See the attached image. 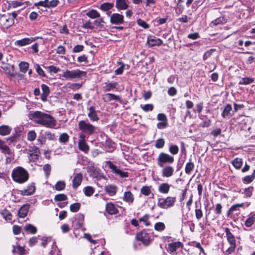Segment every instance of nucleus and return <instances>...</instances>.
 Masks as SVG:
<instances>
[{
    "label": "nucleus",
    "instance_id": "9b49d317",
    "mask_svg": "<svg viewBox=\"0 0 255 255\" xmlns=\"http://www.w3.org/2000/svg\"><path fill=\"white\" fill-rule=\"evenodd\" d=\"M110 22L112 24L120 25L124 22V15L118 13H114L110 16Z\"/></svg>",
    "mask_w": 255,
    "mask_h": 255
},
{
    "label": "nucleus",
    "instance_id": "c85d7f7f",
    "mask_svg": "<svg viewBox=\"0 0 255 255\" xmlns=\"http://www.w3.org/2000/svg\"><path fill=\"white\" fill-rule=\"evenodd\" d=\"M134 199V197L133 194L130 191L125 192L124 193V196L123 197V200L128 203L129 204H131Z\"/></svg>",
    "mask_w": 255,
    "mask_h": 255
},
{
    "label": "nucleus",
    "instance_id": "393cba45",
    "mask_svg": "<svg viewBox=\"0 0 255 255\" xmlns=\"http://www.w3.org/2000/svg\"><path fill=\"white\" fill-rule=\"evenodd\" d=\"M128 0H117L116 7L118 9H126L128 7Z\"/></svg>",
    "mask_w": 255,
    "mask_h": 255
},
{
    "label": "nucleus",
    "instance_id": "052dcab7",
    "mask_svg": "<svg viewBox=\"0 0 255 255\" xmlns=\"http://www.w3.org/2000/svg\"><path fill=\"white\" fill-rule=\"evenodd\" d=\"M211 124V121L209 119L207 118L206 120L201 123L199 124V126L202 128H208L210 126Z\"/></svg>",
    "mask_w": 255,
    "mask_h": 255
},
{
    "label": "nucleus",
    "instance_id": "aec40b11",
    "mask_svg": "<svg viewBox=\"0 0 255 255\" xmlns=\"http://www.w3.org/2000/svg\"><path fill=\"white\" fill-rule=\"evenodd\" d=\"M106 210L110 215L116 214L118 213V210L115 207V205L111 202L108 203L106 204Z\"/></svg>",
    "mask_w": 255,
    "mask_h": 255
},
{
    "label": "nucleus",
    "instance_id": "0eeeda50",
    "mask_svg": "<svg viewBox=\"0 0 255 255\" xmlns=\"http://www.w3.org/2000/svg\"><path fill=\"white\" fill-rule=\"evenodd\" d=\"M176 198L175 197L168 196L166 198H159L157 202V205L162 209H168L174 206Z\"/></svg>",
    "mask_w": 255,
    "mask_h": 255
},
{
    "label": "nucleus",
    "instance_id": "9d476101",
    "mask_svg": "<svg viewBox=\"0 0 255 255\" xmlns=\"http://www.w3.org/2000/svg\"><path fill=\"white\" fill-rule=\"evenodd\" d=\"M106 164L112 170V171L115 174L120 175L121 177H128V173L127 172H124L114 164L111 161H107L106 162Z\"/></svg>",
    "mask_w": 255,
    "mask_h": 255
},
{
    "label": "nucleus",
    "instance_id": "7c9ffc66",
    "mask_svg": "<svg viewBox=\"0 0 255 255\" xmlns=\"http://www.w3.org/2000/svg\"><path fill=\"white\" fill-rule=\"evenodd\" d=\"M227 22V19L224 16L218 17L211 22V24L214 26L223 24Z\"/></svg>",
    "mask_w": 255,
    "mask_h": 255
},
{
    "label": "nucleus",
    "instance_id": "6e6552de",
    "mask_svg": "<svg viewBox=\"0 0 255 255\" xmlns=\"http://www.w3.org/2000/svg\"><path fill=\"white\" fill-rule=\"evenodd\" d=\"M28 157L30 162H34L38 159L40 151L38 147L33 146L31 147L27 150Z\"/></svg>",
    "mask_w": 255,
    "mask_h": 255
},
{
    "label": "nucleus",
    "instance_id": "79ce46f5",
    "mask_svg": "<svg viewBox=\"0 0 255 255\" xmlns=\"http://www.w3.org/2000/svg\"><path fill=\"white\" fill-rule=\"evenodd\" d=\"M65 186V182L64 181H59L55 185V188L57 191H61L64 189Z\"/></svg>",
    "mask_w": 255,
    "mask_h": 255
},
{
    "label": "nucleus",
    "instance_id": "e2e57ef3",
    "mask_svg": "<svg viewBox=\"0 0 255 255\" xmlns=\"http://www.w3.org/2000/svg\"><path fill=\"white\" fill-rule=\"evenodd\" d=\"M141 108L144 111V112H149V111H152L153 110V106L152 104H146L143 106H141Z\"/></svg>",
    "mask_w": 255,
    "mask_h": 255
},
{
    "label": "nucleus",
    "instance_id": "4be33fe9",
    "mask_svg": "<svg viewBox=\"0 0 255 255\" xmlns=\"http://www.w3.org/2000/svg\"><path fill=\"white\" fill-rule=\"evenodd\" d=\"M225 232L226 233L227 239L228 243L230 244H236V240H235V236L230 232V229L228 228H225Z\"/></svg>",
    "mask_w": 255,
    "mask_h": 255
},
{
    "label": "nucleus",
    "instance_id": "bb28decb",
    "mask_svg": "<svg viewBox=\"0 0 255 255\" xmlns=\"http://www.w3.org/2000/svg\"><path fill=\"white\" fill-rule=\"evenodd\" d=\"M35 191V186L32 184L29 185L27 189L21 191L22 195L28 196L32 194Z\"/></svg>",
    "mask_w": 255,
    "mask_h": 255
},
{
    "label": "nucleus",
    "instance_id": "37998d69",
    "mask_svg": "<svg viewBox=\"0 0 255 255\" xmlns=\"http://www.w3.org/2000/svg\"><path fill=\"white\" fill-rule=\"evenodd\" d=\"M69 136L66 133H63L60 135L59 141L60 142L65 144L69 140Z\"/></svg>",
    "mask_w": 255,
    "mask_h": 255
},
{
    "label": "nucleus",
    "instance_id": "a18cd8bd",
    "mask_svg": "<svg viewBox=\"0 0 255 255\" xmlns=\"http://www.w3.org/2000/svg\"><path fill=\"white\" fill-rule=\"evenodd\" d=\"M94 192V189L91 186H87L84 189V192L86 196H91L93 195Z\"/></svg>",
    "mask_w": 255,
    "mask_h": 255
},
{
    "label": "nucleus",
    "instance_id": "c756f323",
    "mask_svg": "<svg viewBox=\"0 0 255 255\" xmlns=\"http://www.w3.org/2000/svg\"><path fill=\"white\" fill-rule=\"evenodd\" d=\"M170 185L167 183L161 184L158 187V191L163 194H167L169 192Z\"/></svg>",
    "mask_w": 255,
    "mask_h": 255
},
{
    "label": "nucleus",
    "instance_id": "412c9836",
    "mask_svg": "<svg viewBox=\"0 0 255 255\" xmlns=\"http://www.w3.org/2000/svg\"><path fill=\"white\" fill-rule=\"evenodd\" d=\"M29 209V205L28 204L23 205L18 210V216L21 218H24L27 215Z\"/></svg>",
    "mask_w": 255,
    "mask_h": 255
},
{
    "label": "nucleus",
    "instance_id": "338daca9",
    "mask_svg": "<svg viewBox=\"0 0 255 255\" xmlns=\"http://www.w3.org/2000/svg\"><path fill=\"white\" fill-rule=\"evenodd\" d=\"M253 189V187H249L245 189L244 193L247 197H250L252 196Z\"/></svg>",
    "mask_w": 255,
    "mask_h": 255
},
{
    "label": "nucleus",
    "instance_id": "c9c22d12",
    "mask_svg": "<svg viewBox=\"0 0 255 255\" xmlns=\"http://www.w3.org/2000/svg\"><path fill=\"white\" fill-rule=\"evenodd\" d=\"M0 214L6 220L11 221L12 220L11 213L6 209L1 211Z\"/></svg>",
    "mask_w": 255,
    "mask_h": 255
},
{
    "label": "nucleus",
    "instance_id": "2eb2a0df",
    "mask_svg": "<svg viewBox=\"0 0 255 255\" xmlns=\"http://www.w3.org/2000/svg\"><path fill=\"white\" fill-rule=\"evenodd\" d=\"M89 112L88 113V117L90 120L92 122H97L99 120V118L97 115V112L95 108L93 106H91L88 108Z\"/></svg>",
    "mask_w": 255,
    "mask_h": 255
},
{
    "label": "nucleus",
    "instance_id": "2f4dec72",
    "mask_svg": "<svg viewBox=\"0 0 255 255\" xmlns=\"http://www.w3.org/2000/svg\"><path fill=\"white\" fill-rule=\"evenodd\" d=\"M232 106L230 104H227L225 106L222 113V116L224 118H229V116H230V117L232 116V115H230V112L232 110Z\"/></svg>",
    "mask_w": 255,
    "mask_h": 255
},
{
    "label": "nucleus",
    "instance_id": "f3484780",
    "mask_svg": "<svg viewBox=\"0 0 255 255\" xmlns=\"http://www.w3.org/2000/svg\"><path fill=\"white\" fill-rule=\"evenodd\" d=\"M182 246L183 244L180 242L171 243L168 244L167 251L170 254H173L175 252L177 249L182 247Z\"/></svg>",
    "mask_w": 255,
    "mask_h": 255
},
{
    "label": "nucleus",
    "instance_id": "603ef678",
    "mask_svg": "<svg viewBox=\"0 0 255 255\" xmlns=\"http://www.w3.org/2000/svg\"><path fill=\"white\" fill-rule=\"evenodd\" d=\"M43 170L45 173L46 177L48 178L50 174L51 166L49 164H46L44 165Z\"/></svg>",
    "mask_w": 255,
    "mask_h": 255
},
{
    "label": "nucleus",
    "instance_id": "cd10ccee",
    "mask_svg": "<svg viewBox=\"0 0 255 255\" xmlns=\"http://www.w3.org/2000/svg\"><path fill=\"white\" fill-rule=\"evenodd\" d=\"M255 222V213H251L245 221V224L247 227H251Z\"/></svg>",
    "mask_w": 255,
    "mask_h": 255
},
{
    "label": "nucleus",
    "instance_id": "20e7f679",
    "mask_svg": "<svg viewBox=\"0 0 255 255\" xmlns=\"http://www.w3.org/2000/svg\"><path fill=\"white\" fill-rule=\"evenodd\" d=\"M17 15V13L16 11L2 15L0 19V22L3 28L8 29L11 26L14 24V19Z\"/></svg>",
    "mask_w": 255,
    "mask_h": 255
},
{
    "label": "nucleus",
    "instance_id": "864d4df0",
    "mask_svg": "<svg viewBox=\"0 0 255 255\" xmlns=\"http://www.w3.org/2000/svg\"><path fill=\"white\" fill-rule=\"evenodd\" d=\"M254 80L250 78H243L239 82V84L241 85H247L253 83Z\"/></svg>",
    "mask_w": 255,
    "mask_h": 255
},
{
    "label": "nucleus",
    "instance_id": "3c124183",
    "mask_svg": "<svg viewBox=\"0 0 255 255\" xmlns=\"http://www.w3.org/2000/svg\"><path fill=\"white\" fill-rule=\"evenodd\" d=\"M165 144V141L163 138H159L156 140L155 146L157 148H161L163 147Z\"/></svg>",
    "mask_w": 255,
    "mask_h": 255
},
{
    "label": "nucleus",
    "instance_id": "09e8293b",
    "mask_svg": "<svg viewBox=\"0 0 255 255\" xmlns=\"http://www.w3.org/2000/svg\"><path fill=\"white\" fill-rule=\"evenodd\" d=\"M106 96L107 98V100L109 101H111L113 100L114 101H118L120 100V98L119 96L114 94H111V93H107L106 95Z\"/></svg>",
    "mask_w": 255,
    "mask_h": 255
},
{
    "label": "nucleus",
    "instance_id": "4d7b16f0",
    "mask_svg": "<svg viewBox=\"0 0 255 255\" xmlns=\"http://www.w3.org/2000/svg\"><path fill=\"white\" fill-rule=\"evenodd\" d=\"M67 196L64 194H59L55 196L54 200L57 201H62L67 199Z\"/></svg>",
    "mask_w": 255,
    "mask_h": 255
},
{
    "label": "nucleus",
    "instance_id": "ddd939ff",
    "mask_svg": "<svg viewBox=\"0 0 255 255\" xmlns=\"http://www.w3.org/2000/svg\"><path fill=\"white\" fill-rule=\"evenodd\" d=\"M37 38H38V37L24 38L20 40H16L14 42V45L19 47L24 46L34 42Z\"/></svg>",
    "mask_w": 255,
    "mask_h": 255
},
{
    "label": "nucleus",
    "instance_id": "0e129e2a",
    "mask_svg": "<svg viewBox=\"0 0 255 255\" xmlns=\"http://www.w3.org/2000/svg\"><path fill=\"white\" fill-rule=\"evenodd\" d=\"M244 203L237 204L233 205L230 208L229 212L230 213H233V212L237 210V209L239 207H243L244 206Z\"/></svg>",
    "mask_w": 255,
    "mask_h": 255
},
{
    "label": "nucleus",
    "instance_id": "4c0bfd02",
    "mask_svg": "<svg viewBox=\"0 0 255 255\" xmlns=\"http://www.w3.org/2000/svg\"><path fill=\"white\" fill-rule=\"evenodd\" d=\"M86 15L91 18H96L100 17L99 13L95 9H92L87 12Z\"/></svg>",
    "mask_w": 255,
    "mask_h": 255
},
{
    "label": "nucleus",
    "instance_id": "f257e3e1",
    "mask_svg": "<svg viewBox=\"0 0 255 255\" xmlns=\"http://www.w3.org/2000/svg\"><path fill=\"white\" fill-rule=\"evenodd\" d=\"M29 118L36 123L49 128H53L56 125V121L53 117L40 111L31 112Z\"/></svg>",
    "mask_w": 255,
    "mask_h": 255
},
{
    "label": "nucleus",
    "instance_id": "f8f14e48",
    "mask_svg": "<svg viewBox=\"0 0 255 255\" xmlns=\"http://www.w3.org/2000/svg\"><path fill=\"white\" fill-rule=\"evenodd\" d=\"M161 175L163 177L169 178L172 176L174 172V168L173 166L168 165L162 167Z\"/></svg>",
    "mask_w": 255,
    "mask_h": 255
},
{
    "label": "nucleus",
    "instance_id": "13d9d810",
    "mask_svg": "<svg viewBox=\"0 0 255 255\" xmlns=\"http://www.w3.org/2000/svg\"><path fill=\"white\" fill-rule=\"evenodd\" d=\"M140 192L145 196H148L151 193V191L149 187L143 186L141 188Z\"/></svg>",
    "mask_w": 255,
    "mask_h": 255
},
{
    "label": "nucleus",
    "instance_id": "a878e982",
    "mask_svg": "<svg viewBox=\"0 0 255 255\" xmlns=\"http://www.w3.org/2000/svg\"><path fill=\"white\" fill-rule=\"evenodd\" d=\"M117 187L114 185H108L105 187V191L110 195L114 196L116 194Z\"/></svg>",
    "mask_w": 255,
    "mask_h": 255
},
{
    "label": "nucleus",
    "instance_id": "774afa93",
    "mask_svg": "<svg viewBox=\"0 0 255 255\" xmlns=\"http://www.w3.org/2000/svg\"><path fill=\"white\" fill-rule=\"evenodd\" d=\"M84 46L83 45H77L74 47L73 52L74 53H78L81 52L84 49Z\"/></svg>",
    "mask_w": 255,
    "mask_h": 255
},
{
    "label": "nucleus",
    "instance_id": "6e6d98bb",
    "mask_svg": "<svg viewBox=\"0 0 255 255\" xmlns=\"http://www.w3.org/2000/svg\"><path fill=\"white\" fill-rule=\"evenodd\" d=\"M169 150L171 154L175 155L178 153L179 148L176 145H172L169 147Z\"/></svg>",
    "mask_w": 255,
    "mask_h": 255
},
{
    "label": "nucleus",
    "instance_id": "bf43d9fd",
    "mask_svg": "<svg viewBox=\"0 0 255 255\" xmlns=\"http://www.w3.org/2000/svg\"><path fill=\"white\" fill-rule=\"evenodd\" d=\"M35 68L36 71L37 72V73L41 76L45 77L46 76L44 71L42 69V68L40 67V65L38 64H36L35 65Z\"/></svg>",
    "mask_w": 255,
    "mask_h": 255
},
{
    "label": "nucleus",
    "instance_id": "4468645a",
    "mask_svg": "<svg viewBox=\"0 0 255 255\" xmlns=\"http://www.w3.org/2000/svg\"><path fill=\"white\" fill-rule=\"evenodd\" d=\"M162 42L161 39L156 38L154 36H148L147 40V43L149 47L160 46L162 44Z\"/></svg>",
    "mask_w": 255,
    "mask_h": 255
},
{
    "label": "nucleus",
    "instance_id": "b1692460",
    "mask_svg": "<svg viewBox=\"0 0 255 255\" xmlns=\"http://www.w3.org/2000/svg\"><path fill=\"white\" fill-rule=\"evenodd\" d=\"M2 69L5 71V73L10 77H14L16 75L13 65H8L2 67Z\"/></svg>",
    "mask_w": 255,
    "mask_h": 255
},
{
    "label": "nucleus",
    "instance_id": "1a4fd4ad",
    "mask_svg": "<svg viewBox=\"0 0 255 255\" xmlns=\"http://www.w3.org/2000/svg\"><path fill=\"white\" fill-rule=\"evenodd\" d=\"M136 238L137 240L141 241L145 246H147L151 243L149 234L144 231L137 233L136 235Z\"/></svg>",
    "mask_w": 255,
    "mask_h": 255
},
{
    "label": "nucleus",
    "instance_id": "72a5a7b5",
    "mask_svg": "<svg viewBox=\"0 0 255 255\" xmlns=\"http://www.w3.org/2000/svg\"><path fill=\"white\" fill-rule=\"evenodd\" d=\"M232 163L233 165L235 167L236 169H239L241 168L242 165L243 161L241 158L237 157L234 159L232 161Z\"/></svg>",
    "mask_w": 255,
    "mask_h": 255
},
{
    "label": "nucleus",
    "instance_id": "dca6fc26",
    "mask_svg": "<svg viewBox=\"0 0 255 255\" xmlns=\"http://www.w3.org/2000/svg\"><path fill=\"white\" fill-rule=\"evenodd\" d=\"M83 180V174L78 173L75 174L72 180V187L74 189L77 188L81 184Z\"/></svg>",
    "mask_w": 255,
    "mask_h": 255
},
{
    "label": "nucleus",
    "instance_id": "680f3d73",
    "mask_svg": "<svg viewBox=\"0 0 255 255\" xmlns=\"http://www.w3.org/2000/svg\"><path fill=\"white\" fill-rule=\"evenodd\" d=\"M47 69L49 72L53 73L54 74L57 73L60 70V68L53 65L48 66Z\"/></svg>",
    "mask_w": 255,
    "mask_h": 255
},
{
    "label": "nucleus",
    "instance_id": "5fc2aeb1",
    "mask_svg": "<svg viewBox=\"0 0 255 255\" xmlns=\"http://www.w3.org/2000/svg\"><path fill=\"white\" fill-rule=\"evenodd\" d=\"M254 179L255 178L253 177V176L251 175L246 176L243 178L242 181L244 184H247L251 183Z\"/></svg>",
    "mask_w": 255,
    "mask_h": 255
},
{
    "label": "nucleus",
    "instance_id": "f03ea898",
    "mask_svg": "<svg viewBox=\"0 0 255 255\" xmlns=\"http://www.w3.org/2000/svg\"><path fill=\"white\" fill-rule=\"evenodd\" d=\"M11 176L14 181L19 183L26 182L29 177L27 171L20 166L17 167L12 170Z\"/></svg>",
    "mask_w": 255,
    "mask_h": 255
},
{
    "label": "nucleus",
    "instance_id": "a211bd4d",
    "mask_svg": "<svg viewBox=\"0 0 255 255\" xmlns=\"http://www.w3.org/2000/svg\"><path fill=\"white\" fill-rule=\"evenodd\" d=\"M0 150L1 153L5 154L11 155L12 154V151L10 148L1 139H0Z\"/></svg>",
    "mask_w": 255,
    "mask_h": 255
},
{
    "label": "nucleus",
    "instance_id": "ea45409f",
    "mask_svg": "<svg viewBox=\"0 0 255 255\" xmlns=\"http://www.w3.org/2000/svg\"><path fill=\"white\" fill-rule=\"evenodd\" d=\"M117 83H106V86L103 87V90L105 92L110 91L116 87Z\"/></svg>",
    "mask_w": 255,
    "mask_h": 255
},
{
    "label": "nucleus",
    "instance_id": "de8ad7c7",
    "mask_svg": "<svg viewBox=\"0 0 255 255\" xmlns=\"http://www.w3.org/2000/svg\"><path fill=\"white\" fill-rule=\"evenodd\" d=\"M165 228V226L162 222H158L154 225V229L157 231H162Z\"/></svg>",
    "mask_w": 255,
    "mask_h": 255
},
{
    "label": "nucleus",
    "instance_id": "a19ab883",
    "mask_svg": "<svg viewBox=\"0 0 255 255\" xmlns=\"http://www.w3.org/2000/svg\"><path fill=\"white\" fill-rule=\"evenodd\" d=\"M12 252L13 253H17L19 255H23L25 254V249L23 247L17 246L15 247H13Z\"/></svg>",
    "mask_w": 255,
    "mask_h": 255
},
{
    "label": "nucleus",
    "instance_id": "49530a36",
    "mask_svg": "<svg viewBox=\"0 0 255 255\" xmlns=\"http://www.w3.org/2000/svg\"><path fill=\"white\" fill-rule=\"evenodd\" d=\"M80 207L79 203H75L70 206V210L72 212H77L79 210Z\"/></svg>",
    "mask_w": 255,
    "mask_h": 255
},
{
    "label": "nucleus",
    "instance_id": "5701e85b",
    "mask_svg": "<svg viewBox=\"0 0 255 255\" xmlns=\"http://www.w3.org/2000/svg\"><path fill=\"white\" fill-rule=\"evenodd\" d=\"M12 128L7 125H1L0 126V135L5 136L10 133Z\"/></svg>",
    "mask_w": 255,
    "mask_h": 255
},
{
    "label": "nucleus",
    "instance_id": "6ab92c4d",
    "mask_svg": "<svg viewBox=\"0 0 255 255\" xmlns=\"http://www.w3.org/2000/svg\"><path fill=\"white\" fill-rule=\"evenodd\" d=\"M41 87L42 91V94L41 96V99L43 101H45L47 100V97L50 93V89L48 86L44 84H42Z\"/></svg>",
    "mask_w": 255,
    "mask_h": 255
},
{
    "label": "nucleus",
    "instance_id": "c03bdc74",
    "mask_svg": "<svg viewBox=\"0 0 255 255\" xmlns=\"http://www.w3.org/2000/svg\"><path fill=\"white\" fill-rule=\"evenodd\" d=\"M24 229L25 231L29 232L32 234H35L37 232L36 228L31 224H28L26 225L24 227Z\"/></svg>",
    "mask_w": 255,
    "mask_h": 255
},
{
    "label": "nucleus",
    "instance_id": "39448f33",
    "mask_svg": "<svg viewBox=\"0 0 255 255\" xmlns=\"http://www.w3.org/2000/svg\"><path fill=\"white\" fill-rule=\"evenodd\" d=\"M86 75V72L81 71L79 69L71 71L66 70L63 71L62 76L67 80H72L75 78H80L82 77H85Z\"/></svg>",
    "mask_w": 255,
    "mask_h": 255
},
{
    "label": "nucleus",
    "instance_id": "473e14b6",
    "mask_svg": "<svg viewBox=\"0 0 255 255\" xmlns=\"http://www.w3.org/2000/svg\"><path fill=\"white\" fill-rule=\"evenodd\" d=\"M79 149L84 152H87L89 150L88 145L86 144L85 140H80L78 142Z\"/></svg>",
    "mask_w": 255,
    "mask_h": 255
},
{
    "label": "nucleus",
    "instance_id": "8fccbe9b",
    "mask_svg": "<svg viewBox=\"0 0 255 255\" xmlns=\"http://www.w3.org/2000/svg\"><path fill=\"white\" fill-rule=\"evenodd\" d=\"M36 137V133L34 130H30L27 133V139L29 141H33Z\"/></svg>",
    "mask_w": 255,
    "mask_h": 255
},
{
    "label": "nucleus",
    "instance_id": "7ed1b4c3",
    "mask_svg": "<svg viewBox=\"0 0 255 255\" xmlns=\"http://www.w3.org/2000/svg\"><path fill=\"white\" fill-rule=\"evenodd\" d=\"M78 128L82 132L92 135L96 132L97 127L89 123L88 121L82 120L78 123Z\"/></svg>",
    "mask_w": 255,
    "mask_h": 255
},
{
    "label": "nucleus",
    "instance_id": "423d86ee",
    "mask_svg": "<svg viewBox=\"0 0 255 255\" xmlns=\"http://www.w3.org/2000/svg\"><path fill=\"white\" fill-rule=\"evenodd\" d=\"M174 161L173 156L164 152L160 153L156 159L157 164L160 167H163L166 163H172Z\"/></svg>",
    "mask_w": 255,
    "mask_h": 255
},
{
    "label": "nucleus",
    "instance_id": "58836bf2",
    "mask_svg": "<svg viewBox=\"0 0 255 255\" xmlns=\"http://www.w3.org/2000/svg\"><path fill=\"white\" fill-rule=\"evenodd\" d=\"M18 66L20 71L23 73H25L28 69L29 63L26 62H21Z\"/></svg>",
    "mask_w": 255,
    "mask_h": 255
},
{
    "label": "nucleus",
    "instance_id": "f704fd0d",
    "mask_svg": "<svg viewBox=\"0 0 255 255\" xmlns=\"http://www.w3.org/2000/svg\"><path fill=\"white\" fill-rule=\"evenodd\" d=\"M194 168V164L193 162L190 161L187 162L185 167V172L187 174H190L191 172L193 170Z\"/></svg>",
    "mask_w": 255,
    "mask_h": 255
},
{
    "label": "nucleus",
    "instance_id": "e433bc0d",
    "mask_svg": "<svg viewBox=\"0 0 255 255\" xmlns=\"http://www.w3.org/2000/svg\"><path fill=\"white\" fill-rule=\"evenodd\" d=\"M113 7V3L105 2L100 5V9L103 11H108L112 9Z\"/></svg>",
    "mask_w": 255,
    "mask_h": 255
},
{
    "label": "nucleus",
    "instance_id": "69168bd1",
    "mask_svg": "<svg viewBox=\"0 0 255 255\" xmlns=\"http://www.w3.org/2000/svg\"><path fill=\"white\" fill-rule=\"evenodd\" d=\"M137 24L144 28H148L149 27V25L144 21L142 20L141 19H139L137 20Z\"/></svg>",
    "mask_w": 255,
    "mask_h": 255
}]
</instances>
